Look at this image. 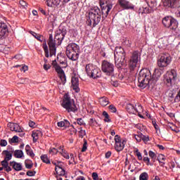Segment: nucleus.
Wrapping results in <instances>:
<instances>
[{"instance_id": "obj_28", "label": "nucleus", "mask_w": 180, "mask_h": 180, "mask_svg": "<svg viewBox=\"0 0 180 180\" xmlns=\"http://www.w3.org/2000/svg\"><path fill=\"white\" fill-rule=\"evenodd\" d=\"M127 110L129 113H131L132 115H136V107L134 104L129 103L127 104Z\"/></svg>"}, {"instance_id": "obj_11", "label": "nucleus", "mask_w": 180, "mask_h": 180, "mask_svg": "<svg viewBox=\"0 0 180 180\" xmlns=\"http://www.w3.org/2000/svg\"><path fill=\"white\" fill-rule=\"evenodd\" d=\"M171 64V56L168 53H163L158 60V66L160 68L168 67Z\"/></svg>"}, {"instance_id": "obj_22", "label": "nucleus", "mask_w": 180, "mask_h": 180, "mask_svg": "<svg viewBox=\"0 0 180 180\" xmlns=\"http://www.w3.org/2000/svg\"><path fill=\"white\" fill-rule=\"evenodd\" d=\"M61 4V0H47V5L51 8H56Z\"/></svg>"}, {"instance_id": "obj_13", "label": "nucleus", "mask_w": 180, "mask_h": 180, "mask_svg": "<svg viewBox=\"0 0 180 180\" xmlns=\"http://www.w3.org/2000/svg\"><path fill=\"white\" fill-rule=\"evenodd\" d=\"M115 148L116 151H122V150L124 148V146H126V143L127 142V140L126 139H120V136L119 135L115 136Z\"/></svg>"}, {"instance_id": "obj_58", "label": "nucleus", "mask_w": 180, "mask_h": 180, "mask_svg": "<svg viewBox=\"0 0 180 180\" xmlns=\"http://www.w3.org/2000/svg\"><path fill=\"white\" fill-rule=\"evenodd\" d=\"M135 139L136 140V141H138L139 143H140V141H141V134H139V135H135L134 136Z\"/></svg>"}, {"instance_id": "obj_14", "label": "nucleus", "mask_w": 180, "mask_h": 180, "mask_svg": "<svg viewBox=\"0 0 180 180\" xmlns=\"http://www.w3.org/2000/svg\"><path fill=\"white\" fill-rule=\"evenodd\" d=\"M105 4L102 3V1L100 2V6L101 7V12L103 15V18L106 19L108 18V15H109V12L112 10L113 8V5L112 4H106L104 6Z\"/></svg>"}, {"instance_id": "obj_5", "label": "nucleus", "mask_w": 180, "mask_h": 180, "mask_svg": "<svg viewBox=\"0 0 180 180\" xmlns=\"http://www.w3.org/2000/svg\"><path fill=\"white\" fill-rule=\"evenodd\" d=\"M66 56L69 60L77 61L79 58V46L75 43H70L66 47Z\"/></svg>"}, {"instance_id": "obj_15", "label": "nucleus", "mask_w": 180, "mask_h": 180, "mask_svg": "<svg viewBox=\"0 0 180 180\" xmlns=\"http://www.w3.org/2000/svg\"><path fill=\"white\" fill-rule=\"evenodd\" d=\"M8 32V25L5 22H0V45L4 44V39Z\"/></svg>"}, {"instance_id": "obj_26", "label": "nucleus", "mask_w": 180, "mask_h": 180, "mask_svg": "<svg viewBox=\"0 0 180 180\" xmlns=\"http://www.w3.org/2000/svg\"><path fill=\"white\" fill-rule=\"evenodd\" d=\"M143 110H144L143 109V106H141V105L140 104H138L137 107H135V115L136 113H138V116H139L141 119H144V117L140 114V113H143Z\"/></svg>"}, {"instance_id": "obj_31", "label": "nucleus", "mask_w": 180, "mask_h": 180, "mask_svg": "<svg viewBox=\"0 0 180 180\" xmlns=\"http://www.w3.org/2000/svg\"><path fill=\"white\" fill-rule=\"evenodd\" d=\"M59 154L63 155L66 160H70V155L65 151V150H64L63 146L59 147Z\"/></svg>"}, {"instance_id": "obj_2", "label": "nucleus", "mask_w": 180, "mask_h": 180, "mask_svg": "<svg viewBox=\"0 0 180 180\" xmlns=\"http://www.w3.org/2000/svg\"><path fill=\"white\" fill-rule=\"evenodd\" d=\"M67 34V30L65 28H60L56 32L54 39H53V34H49V39L48 45L50 50V57L56 56L57 53V46L61 45L64 37Z\"/></svg>"}, {"instance_id": "obj_61", "label": "nucleus", "mask_w": 180, "mask_h": 180, "mask_svg": "<svg viewBox=\"0 0 180 180\" xmlns=\"http://www.w3.org/2000/svg\"><path fill=\"white\" fill-rule=\"evenodd\" d=\"M18 133H20L19 134L20 137H25V135L26 134L25 133V131H23V128H22V131L21 132H18Z\"/></svg>"}, {"instance_id": "obj_40", "label": "nucleus", "mask_w": 180, "mask_h": 180, "mask_svg": "<svg viewBox=\"0 0 180 180\" xmlns=\"http://www.w3.org/2000/svg\"><path fill=\"white\" fill-rule=\"evenodd\" d=\"M58 153H60V148L58 149L56 148H51L49 149V154H51V155H56Z\"/></svg>"}, {"instance_id": "obj_35", "label": "nucleus", "mask_w": 180, "mask_h": 180, "mask_svg": "<svg viewBox=\"0 0 180 180\" xmlns=\"http://www.w3.org/2000/svg\"><path fill=\"white\" fill-rule=\"evenodd\" d=\"M43 49L45 53V56L49 58L50 57V53H49V46H47V44L46 43V40L44 41Z\"/></svg>"}, {"instance_id": "obj_12", "label": "nucleus", "mask_w": 180, "mask_h": 180, "mask_svg": "<svg viewBox=\"0 0 180 180\" xmlns=\"http://www.w3.org/2000/svg\"><path fill=\"white\" fill-rule=\"evenodd\" d=\"M141 60V53L139 51H135L132 53L130 61L129 67L131 70H134L137 67V63H139Z\"/></svg>"}, {"instance_id": "obj_50", "label": "nucleus", "mask_w": 180, "mask_h": 180, "mask_svg": "<svg viewBox=\"0 0 180 180\" xmlns=\"http://www.w3.org/2000/svg\"><path fill=\"white\" fill-rule=\"evenodd\" d=\"M77 123L79 124V126H84L85 124V122H84V120L82 118H78L77 120Z\"/></svg>"}, {"instance_id": "obj_53", "label": "nucleus", "mask_w": 180, "mask_h": 180, "mask_svg": "<svg viewBox=\"0 0 180 180\" xmlns=\"http://www.w3.org/2000/svg\"><path fill=\"white\" fill-rule=\"evenodd\" d=\"M90 124L91 126H96V124H98V122H96V120L91 118L90 119Z\"/></svg>"}, {"instance_id": "obj_24", "label": "nucleus", "mask_w": 180, "mask_h": 180, "mask_svg": "<svg viewBox=\"0 0 180 180\" xmlns=\"http://www.w3.org/2000/svg\"><path fill=\"white\" fill-rule=\"evenodd\" d=\"M1 165L6 172H11L12 171V168L9 166L8 160L4 159L1 161Z\"/></svg>"}, {"instance_id": "obj_60", "label": "nucleus", "mask_w": 180, "mask_h": 180, "mask_svg": "<svg viewBox=\"0 0 180 180\" xmlns=\"http://www.w3.org/2000/svg\"><path fill=\"white\" fill-rule=\"evenodd\" d=\"M112 155V152L111 151H108L107 153H105V158L108 159L110 158V156Z\"/></svg>"}, {"instance_id": "obj_10", "label": "nucleus", "mask_w": 180, "mask_h": 180, "mask_svg": "<svg viewBox=\"0 0 180 180\" xmlns=\"http://www.w3.org/2000/svg\"><path fill=\"white\" fill-rule=\"evenodd\" d=\"M101 70L106 75H113L115 65L108 60H103L101 65Z\"/></svg>"}, {"instance_id": "obj_55", "label": "nucleus", "mask_w": 180, "mask_h": 180, "mask_svg": "<svg viewBox=\"0 0 180 180\" xmlns=\"http://www.w3.org/2000/svg\"><path fill=\"white\" fill-rule=\"evenodd\" d=\"M19 141V137L18 136H14L11 139V143H18Z\"/></svg>"}, {"instance_id": "obj_43", "label": "nucleus", "mask_w": 180, "mask_h": 180, "mask_svg": "<svg viewBox=\"0 0 180 180\" xmlns=\"http://www.w3.org/2000/svg\"><path fill=\"white\" fill-rule=\"evenodd\" d=\"M103 116H104V122L107 123H110L111 120L109 119V114H108V112L103 111Z\"/></svg>"}, {"instance_id": "obj_57", "label": "nucleus", "mask_w": 180, "mask_h": 180, "mask_svg": "<svg viewBox=\"0 0 180 180\" xmlns=\"http://www.w3.org/2000/svg\"><path fill=\"white\" fill-rule=\"evenodd\" d=\"M20 71H23V72H26L27 70H29V68L27 65H21V68H20Z\"/></svg>"}, {"instance_id": "obj_32", "label": "nucleus", "mask_w": 180, "mask_h": 180, "mask_svg": "<svg viewBox=\"0 0 180 180\" xmlns=\"http://www.w3.org/2000/svg\"><path fill=\"white\" fill-rule=\"evenodd\" d=\"M99 103L101 106H108L109 105V99L106 97H101L99 98Z\"/></svg>"}, {"instance_id": "obj_51", "label": "nucleus", "mask_w": 180, "mask_h": 180, "mask_svg": "<svg viewBox=\"0 0 180 180\" xmlns=\"http://www.w3.org/2000/svg\"><path fill=\"white\" fill-rule=\"evenodd\" d=\"M0 146L1 147H6V146H8V142L6 141V140L2 139L0 141Z\"/></svg>"}, {"instance_id": "obj_27", "label": "nucleus", "mask_w": 180, "mask_h": 180, "mask_svg": "<svg viewBox=\"0 0 180 180\" xmlns=\"http://www.w3.org/2000/svg\"><path fill=\"white\" fill-rule=\"evenodd\" d=\"M55 171L59 176H64V175H65V170L61 166H56Z\"/></svg>"}, {"instance_id": "obj_37", "label": "nucleus", "mask_w": 180, "mask_h": 180, "mask_svg": "<svg viewBox=\"0 0 180 180\" xmlns=\"http://www.w3.org/2000/svg\"><path fill=\"white\" fill-rule=\"evenodd\" d=\"M30 34H32V36H33L35 39H37V40H39V41H43V40H44L40 34L33 31H30Z\"/></svg>"}, {"instance_id": "obj_8", "label": "nucleus", "mask_w": 180, "mask_h": 180, "mask_svg": "<svg viewBox=\"0 0 180 180\" xmlns=\"http://www.w3.org/2000/svg\"><path fill=\"white\" fill-rule=\"evenodd\" d=\"M178 79V73L176 70L172 69L167 71L164 75V82L167 85V86H174L176 84V80Z\"/></svg>"}, {"instance_id": "obj_17", "label": "nucleus", "mask_w": 180, "mask_h": 180, "mask_svg": "<svg viewBox=\"0 0 180 180\" xmlns=\"http://www.w3.org/2000/svg\"><path fill=\"white\" fill-rule=\"evenodd\" d=\"M72 86L75 92H76L77 94L79 92V79H78V77L75 76L72 77Z\"/></svg>"}, {"instance_id": "obj_52", "label": "nucleus", "mask_w": 180, "mask_h": 180, "mask_svg": "<svg viewBox=\"0 0 180 180\" xmlns=\"http://www.w3.org/2000/svg\"><path fill=\"white\" fill-rule=\"evenodd\" d=\"M136 156L138 157V160H139V161H141L143 160V156L141 155V153L139 151V149L136 150Z\"/></svg>"}, {"instance_id": "obj_36", "label": "nucleus", "mask_w": 180, "mask_h": 180, "mask_svg": "<svg viewBox=\"0 0 180 180\" xmlns=\"http://www.w3.org/2000/svg\"><path fill=\"white\" fill-rule=\"evenodd\" d=\"M147 4L148 5L149 8L154 9V8L157 6V0H148Z\"/></svg>"}, {"instance_id": "obj_3", "label": "nucleus", "mask_w": 180, "mask_h": 180, "mask_svg": "<svg viewBox=\"0 0 180 180\" xmlns=\"http://www.w3.org/2000/svg\"><path fill=\"white\" fill-rule=\"evenodd\" d=\"M89 18L87 19L88 26H92L95 27L96 25H99L101 22V9L98 6L93 7L88 13Z\"/></svg>"}, {"instance_id": "obj_39", "label": "nucleus", "mask_w": 180, "mask_h": 180, "mask_svg": "<svg viewBox=\"0 0 180 180\" xmlns=\"http://www.w3.org/2000/svg\"><path fill=\"white\" fill-rule=\"evenodd\" d=\"M24 154H23V151L20 150H15L14 151V157H15V158H22V157H23Z\"/></svg>"}, {"instance_id": "obj_59", "label": "nucleus", "mask_w": 180, "mask_h": 180, "mask_svg": "<svg viewBox=\"0 0 180 180\" xmlns=\"http://www.w3.org/2000/svg\"><path fill=\"white\" fill-rule=\"evenodd\" d=\"M153 124L156 131H158V130H160V127L158 126V124H157V122L153 121Z\"/></svg>"}, {"instance_id": "obj_16", "label": "nucleus", "mask_w": 180, "mask_h": 180, "mask_svg": "<svg viewBox=\"0 0 180 180\" xmlns=\"http://www.w3.org/2000/svg\"><path fill=\"white\" fill-rule=\"evenodd\" d=\"M55 70L56 72L58 74V76L62 82L63 85H65V82H67V77H65V73L64 72V70L58 65H55Z\"/></svg>"}, {"instance_id": "obj_9", "label": "nucleus", "mask_w": 180, "mask_h": 180, "mask_svg": "<svg viewBox=\"0 0 180 180\" xmlns=\"http://www.w3.org/2000/svg\"><path fill=\"white\" fill-rule=\"evenodd\" d=\"M85 70L88 77L93 78L94 79H96V78H101V75H102L101 69L92 63L86 65Z\"/></svg>"}, {"instance_id": "obj_63", "label": "nucleus", "mask_w": 180, "mask_h": 180, "mask_svg": "<svg viewBox=\"0 0 180 180\" xmlns=\"http://www.w3.org/2000/svg\"><path fill=\"white\" fill-rule=\"evenodd\" d=\"M44 69H45L46 71H47L48 70H50V65L44 64Z\"/></svg>"}, {"instance_id": "obj_45", "label": "nucleus", "mask_w": 180, "mask_h": 180, "mask_svg": "<svg viewBox=\"0 0 180 180\" xmlns=\"http://www.w3.org/2000/svg\"><path fill=\"white\" fill-rule=\"evenodd\" d=\"M88 148V142L86 140L84 139V143L83 144V147L82 148V153H85L86 151V149Z\"/></svg>"}, {"instance_id": "obj_4", "label": "nucleus", "mask_w": 180, "mask_h": 180, "mask_svg": "<svg viewBox=\"0 0 180 180\" xmlns=\"http://www.w3.org/2000/svg\"><path fill=\"white\" fill-rule=\"evenodd\" d=\"M61 106L63 109H65L68 113H77V112H78V108H77V105H75V101H74L73 99H71V97L68 94L64 95Z\"/></svg>"}, {"instance_id": "obj_7", "label": "nucleus", "mask_w": 180, "mask_h": 180, "mask_svg": "<svg viewBox=\"0 0 180 180\" xmlns=\"http://www.w3.org/2000/svg\"><path fill=\"white\" fill-rule=\"evenodd\" d=\"M162 23L165 27H167L173 30L174 34H179V30L178 29V21L172 18V17H165L162 19Z\"/></svg>"}, {"instance_id": "obj_64", "label": "nucleus", "mask_w": 180, "mask_h": 180, "mask_svg": "<svg viewBox=\"0 0 180 180\" xmlns=\"http://www.w3.org/2000/svg\"><path fill=\"white\" fill-rule=\"evenodd\" d=\"M76 180H85V177L80 176L77 177V179Z\"/></svg>"}, {"instance_id": "obj_49", "label": "nucleus", "mask_w": 180, "mask_h": 180, "mask_svg": "<svg viewBox=\"0 0 180 180\" xmlns=\"http://www.w3.org/2000/svg\"><path fill=\"white\" fill-rule=\"evenodd\" d=\"M109 109L112 113H116V112H117V109H116V107L113 105H109Z\"/></svg>"}, {"instance_id": "obj_42", "label": "nucleus", "mask_w": 180, "mask_h": 180, "mask_svg": "<svg viewBox=\"0 0 180 180\" xmlns=\"http://www.w3.org/2000/svg\"><path fill=\"white\" fill-rule=\"evenodd\" d=\"M41 160L43 162H45V164H50V159H49L47 155H42L41 156Z\"/></svg>"}, {"instance_id": "obj_30", "label": "nucleus", "mask_w": 180, "mask_h": 180, "mask_svg": "<svg viewBox=\"0 0 180 180\" xmlns=\"http://www.w3.org/2000/svg\"><path fill=\"white\" fill-rule=\"evenodd\" d=\"M70 122L68 121V120L64 119L63 121L58 122V127H70Z\"/></svg>"}, {"instance_id": "obj_33", "label": "nucleus", "mask_w": 180, "mask_h": 180, "mask_svg": "<svg viewBox=\"0 0 180 180\" xmlns=\"http://www.w3.org/2000/svg\"><path fill=\"white\" fill-rule=\"evenodd\" d=\"M25 151L27 155L33 158L34 157V153H33V150L30 148V146L26 145L25 146Z\"/></svg>"}, {"instance_id": "obj_25", "label": "nucleus", "mask_w": 180, "mask_h": 180, "mask_svg": "<svg viewBox=\"0 0 180 180\" xmlns=\"http://www.w3.org/2000/svg\"><path fill=\"white\" fill-rule=\"evenodd\" d=\"M41 136V131H33L32 134V137L33 139V143H37L39 140V137Z\"/></svg>"}, {"instance_id": "obj_62", "label": "nucleus", "mask_w": 180, "mask_h": 180, "mask_svg": "<svg viewBox=\"0 0 180 180\" xmlns=\"http://www.w3.org/2000/svg\"><path fill=\"white\" fill-rule=\"evenodd\" d=\"M70 127H72L73 129V133H77V131H78V130L77 129V128H75V126L74 124H70Z\"/></svg>"}, {"instance_id": "obj_20", "label": "nucleus", "mask_w": 180, "mask_h": 180, "mask_svg": "<svg viewBox=\"0 0 180 180\" xmlns=\"http://www.w3.org/2000/svg\"><path fill=\"white\" fill-rule=\"evenodd\" d=\"M10 130L11 131H15V133L21 132L22 131V127L20 125L16 123H9L8 124Z\"/></svg>"}, {"instance_id": "obj_1", "label": "nucleus", "mask_w": 180, "mask_h": 180, "mask_svg": "<svg viewBox=\"0 0 180 180\" xmlns=\"http://www.w3.org/2000/svg\"><path fill=\"white\" fill-rule=\"evenodd\" d=\"M157 81H158V77L155 75H151L150 70L145 68L140 70L138 77V86L139 88L142 89H144V88H154Z\"/></svg>"}, {"instance_id": "obj_18", "label": "nucleus", "mask_w": 180, "mask_h": 180, "mask_svg": "<svg viewBox=\"0 0 180 180\" xmlns=\"http://www.w3.org/2000/svg\"><path fill=\"white\" fill-rule=\"evenodd\" d=\"M118 2L124 9H134V6L127 0H119Z\"/></svg>"}, {"instance_id": "obj_38", "label": "nucleus", "mask_w": 180, "mask_h": 180, "mask_svg": "<svg viewBox=\"0 0 180 180\" xmlns=\"http://www.w3.org/2000/svg\"><path fill=\"white\" fill-rule=\"evenodd\" d=\"M25 165L27 169H32L33 168V162L29 159L25 160Z\"/></svg>"}, {"instance_id": "obj_29", "label": "nucleus", "mask_w": 180, "mask_h": 180, "mask_svg": "<svg viewBox=\"0 0 180 180\" xmlns=\"http://www.w3.org/2000/svg\"><path fill=\"white\" fill-rule=\"evenodd\" d=\"M139 15H144L147 13H150V8L147 6L140 7L138 10Z\"/></svg>"}, {"instance_id": "obj_21", "label": "nucleus", "mask_w": 180, "mask_h": 180, "mask_svg": "<svg viewBox=\"0 0 180 180\" xmlns=\"http://www.w3.org/2000/svg\"><path fill=\"white\" fill-rule=\"evenodd\" d=\"M2 154L6 156L4 158V160H6V161H11L12 160L13 150L11 148V150H3Z\"/></svg>"}, {"instance_id": "obj_6", "label": "nucleus", "mask_w": 180, "mask_h": 180, "mask_svg": "<svg viewBox=\"0 0 180 180\" xmlns=\"http://www.w3.org/2000/svg\"><path fill=\"white\" fill-rule=\"evenodd\" d=\"M115 63L118 67H122L126 61V53L122 46H116L114 51Z\"/></svg>"}, {"instance_id": "obj_48", "label": "nucleus", "mask_w": 180, "mask_h": 180, "mask_svg": "<svg viewBox=\"0 0 180 180\" xmlns=\"http://www.w3.org/2000/svg\"><path fill=\"white\" fill-rule=\"evenodd\" d=\"M20 5L22 6V9H26V8H27V3L23 0L20 1Z\"/></svg>"}, {"instance_id": "obj_47", "label": "nucleus", "mask_w": 180, "mask_h": 180, "mask_svg": "<svg viewBox=\"0 0 180 180\" xmlns=\"http://www.w3.org/2000/svg\"><path fill=\"white\" fill-rule=\"evenodd\" d=\"M141 140L144 141V143H147V141H150V137L148 136H145L143 134H141Z\"/></svg>"}, {"instance_id": "obj_34", "label": "nucleus", "mask_w": 180, "mask_h": 180, "mask_svg": "<svg viewBox=\"0 0 180 180\" xmlns=\"http://www.w3.org/2000/svg\"><path fill=\"white\" fill-rule=\"evenodd\" d=\"M158 161L160 162V167H164V165H165V162L162 161H165V156L162 154H160L158 156Z\"/></svg>"}, {"instance_id": "obj_44", "label": "nucleus", "mask_w": 180, "mask_h": 180, "mask_svg": "<svg viewBox=\"0 0 180 180\" xmlns=\"http://www.w3.org/2000/svg\"><path fill=\"white\" fill-rule=\"evenodd\" d=\"M143 161L145 162V163L146 164V165H150L153 166V163H151V162H150V158L148 157H143Z\"/></svg>"}, {"instance_id": "obj_41", "label": "nucleus", "mask_w": 180, "mask_h": 180, "mask_svg": "<svg viewBox=\"0 0 180 180\" xmlns=\"http://www.w3.org/2000/svg\"><path fill=\"white\" fill-rule=\"evenodd\" d=\"M139 180H148V173L144 172L139 176Z\"/></svg>"}, {"instance_id": "obj_46", "label": "nucleus", "mask_w": 180, "mask_h": 180, "mask_svg": "<svg viewBox=\"0 0 180 180\" xmlns=\"http://www.w3.org/2000/svg\"><path fill=\"white\" fill-rule=\"evenodd\" d=\"M148 155L152 160H155V158H157V155H155V153H153L152 150H149Z\"/></svg>"}, {"instance_id": "obj_19", "label": "nucleus", "mask_w": 180, "mask_h": 180, "mask_svg": "<svg viewBox=\"0 0 180 180\" xmlns=\"http://www.w3.org/2000/svg\"><path fill=\"white\" fill-rule=\"evenodd\" d=\"M164 6H168L169 8H176L178 6L177 0H162Z\"/></svg>"}, {"instance_id": "obj_56", "label": "nucleus", "mask_w": 180, "mask_h": 180, "mask_svg": "<svg viewBox=\"0 0 180 180\" xmlns=\"http://www.w3.org/2000/svg\"><path fill=\"white\" fill-rule=\"evenodd\" d=\"M27 176H34V175H36V171H34V172L28 171L27 172Z\"/></svg>"}, {"instance_id": "obj_23", "label": "nucleus", "mask_w": 180, "mask_h": 180, "mask_svg": "<svg viewBox=\"0 0 180 180\" xmlns=\"http://www.w3.org/2000/svg\"><path fill=\"white\" fill-rule=\"evenodd\" d=\"M10 166L13 167L15 171H22V163H18L15 161L10 162Z\"/></svg>"}, {"instance_id": "obj_54", "label": "nucleus", "mask_w": 180, "mask_h": 180, "mask_svg": "<svg viewBox=\"0 0 180 180\" xmlns=\"http://www.w3.org/2000/svg\"><path fill=\"white\" fill-rule=\"evenodd\" d=\"M92 178L94 180H99V176L98 175V173L93 172L92 173Z\"/></svg>"}]
</instances>
